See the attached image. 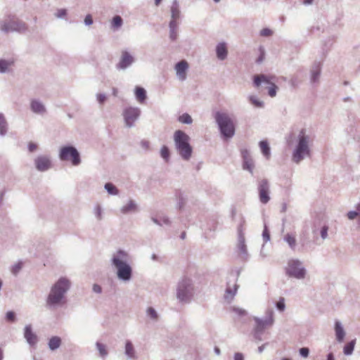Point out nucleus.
I'll return each instance as SVG.
<instances>
[{"instance_id":"obj_51","label":"nucleus","mask_w":360,"mask_h":360,"mask_svg":"<svg viewBox=\"0 0 360 360\" xmlns=\"http://www.w3.org/2000/svg\"><path fill=\"white\" fill-rule=\"evenodd\" d=\"M84 22L87 26L91 25L93 24V18H92L91 15H90V14L86 15L84 18Z\"/></svg>"},{"instance_id":"obj_57","label":"nucleus","mask_w":360,"mask_h":360,"mask_svg":"<svg viewBox=\"0 0 360 360\" xmlns=\"http://www.w3.org/2000/svg\"><path fill=\"white\" fill-rule=\"evenodd\" d=\"M185 204H186V201L184 199V198L180 197L179 199V202H178L179 209L181 210L184 207Z\"/></svg>"},{"instance_id":"obj_52","label":"nucleus","mask_w":360,"mask_h":360,"mask_svg":"<svg viewBox=\"0 0 360 360\" xmlns=\"http://www.w3.org/2000/svg\"><path fill=\"white\" fill-rule=\"evenodd\" d=\"M97 101L100 104H103L106 100V96L104 94H98L96 95Z\"/></svg>"},{"instance_id":"obj_44","label":"nucleus","mask_w":360,"mask_h":360,"mask_svg":"<svg viewBox=\"0 0 360 360\" xmlns=\"http://www.w3.org/2000/svg\"><path fill=\"white\" fill-rule=\"evenodd\" d=\"M262 238L265 243L270 240V233L266 224L262 232Z\"/></svg>"},{"instance_id":"obj_50","label":"nucleus","mask_w":360,"mask_h":360,"mask_svg":"<svg viewBox=\"0 0 360 360\" xmlns=\"http://www.w3.org/2000/svg\"><path fill=\"white\" fill-rule=\"evenodd\" d=\"M359 215V212L356 211H349L347 212V216L349 219L353 220Z\"/></svg>"},{"instance_id":"obj_25","label":"nucleus","mask_w":360,"mask_h":360,"mask_svg":"<svg viewBox=\"0 0 360 360\" xmlns=\"http://www.w3.org/2000/svg\"><path fill=\"white\" fill-rule=\"evenodd\" d=\"M170 13H171V20H174L177 22V20L181 17V11L179 4L177 0H174L172 1V6L170 7Z\"/></svg>"},{"instance_id":"obj_6","label":"nucleus","mask_w":360,"mask_h":360,"mask_svg":"<svg viewBox=\"0 0 360 360\" xmlns=\"http://www.w3.org/2000/svg\"><path fill=\"white\" fill-rule=\"evenodd\" d=\"M193 281L188 277L181 278L176 285V297L181 303H189L194 295Z\"/></svg>"},{"instance_id":"obj_21","label":"nucleus","mask_w":360,"mask_h":360,"mask_svg":"<svg viewBox=\"0 0 360 360\" xmlns=\"http://www.w3.org/2000/svg\"><path fill=\"white\" fill-rule=\"evenodd\" d=\"M321 72V64L320 62H314L311 69V82L316 83L319 81Z\"/></svg>"},{"instance_id":"obj_9","label":"nucleus","mask_w":360,"mask_h":360,"mask_svg":"<svg viewBox=\"0 0 360 360\" xmlns=\"http://www.w3.org/2000/svg\"><path fill=\"white\" fill-rule=\"evenodd\" d=\"M254 337L256 340L261 341L263 331L271 326L274 322L273 316H255Z\"/></svg>"},{"instance_id":"obj_13","label":"nucleus","mask_w":360,"mask_h":360,"mask_svg":"<svg viewBox=\"0 0 360 360\" xmlns=\"http://www.w3.org/2000/svg\"><path fill=\"white\" fill-rule=\"evenodd\" d=\"M141 115V110L137 107L126 108L122 113L127 127H131Z\"/></svg>"},{"instance_id":"obj_37","label":"nucleus","mask_w":360,"mask_h":360,"mask_svg":"<svg viewBox=\"0 0 360 360\" xmlns=\"http://www.w3.org/2000/svg\"><path fill=\"white\" fill-rule=\"evenodd\" d=\"M123 20L120 15H115L112 20V27L115 30H118L122 25Z\"/></svg>"},{"instance_id":"obj_23","label":"nucleus","mask_w":360,"mask_h":360,"mask_svg":"<svg viewBox=\"0 0 360 360\" xmlns=\"http://www.w3.org/2000/svg\"><path fill=\"white\" fill-rule=\"evenodd\" d=\"M217 57L220 60H224L227 58L228 50L225 42H220L216 46Z\"/></svg>"},{"instance_id":"obj_59","label":"nucleus","mask_w":360,"mask_h":360,"mask_svg":"<svg viewBox=\"0 0 360 360\" xmlns=\"http://www.w3.org/2000/svg\"><path fill=\"white\" fill-rule=\"evenodd\" d=\"M147 315H157L155 309L153 307H148L147 309Z\"/></svg>"},{"instance_id":"obj_17","label":"nucleus","mask_w":360,"mask_h":360,"mask_svg":"<svg viewBox=\"0 0 360 360\" xmlns=\"http://www.w3.org/2000/svg\"><path fill=\"white\" fill-rule=\"evenodd\" d=\"M36 169L39 172H45L51 167V161L48 155H39L34 160Z\"/></svg>"},{"instance_id":"obj_55","label":"nucleus","mask_w":360,"mask_h":360,"mask_svg":"<svg viewBox=\"0 0 360 360\" xmlns=\"http://www.w3.org/2000/svg\"><path fill=\"white\" fill-rule=\"evenodd\" d=\"M233 360H245L244 356L240 352H236L234 354Z\"/></svg>"},{"instance_id":"obj_49","label":"nucleus","mask_w":360,"mask_h":360,"mask_svg":"<svg viewBox=\"0 0 360 360\" xmlns=\"http://www.w3.org/2000/svg\"><path fill=\"white\" fill-rule=\"evenodd\" d=\"M67 15V11L64 8L58 9L56 13V16L58 18H63Z\"/></svg>"},{"instance_id":"obj_35","label":"nucleus","mask_w":360,"mask_h":360,"mask_svg":"<svg viewBox=\"0 0 360 360\" xmlns=\"http://www.w3.org/2000/svg\"><path fill=\"white\" fill-rule=\"evenodd\" d=\"M96 347L99 352L100 356L103 359H105L108 354L106 346L100 342H96Z\"/></svg>"},{"instance_id":"obj_61","label":"nucleus","mask_w":360,"mask_h":360,"mask_svg":"<svg viewBox=\"0 0 360 360\" xmlns=\"http://www.w3.org/2000/svg\"><path fill=\"white\" fill-rule=\"evenodd\" d=\"M151 220L153 221V223H155L157 225H159V226H162V224L161 223L160 220L158 219L157 218H155L154 217H151Z\"/></svg>"},{"instance_id":"obj_64","label":"nucleus","mask_w":360,"mask_h":360,"mask_svg":"<svg viewBox=\"0 0 360 360\" xmlns=\"http://www.w3.org/2000/svg\"><path fill=\"white\" fill-rule=\"evenodd\" d=\"M266 345H267V344L266 343V344H264V345H262L259 346V347H258V352H259V353H262V352L264 351V348H265V347H266Z\"/></svg>"},{"instance_id":"obj_31","label":"nucleus","mask_w":360,"mask_h":360,"mask_svg":"<svg viewBox=\"0 0 360 360\" xmlns=\"http://www.w3.org/2000/svg\"><path fill=\"white\" fill-rule=\"evenodd\" d=\"M283 240L286 242L291 250H295L296 247V238L295 236L290 233H287L284 236Z\"/></svg>"},{"instance_id":"obj_47","label":"nucleus","mask_w":360,"mask_h":360,"mask_svg":"<svg viewBox=\"0 0 360 360\" xmlns=\"http://www.w3.org/2000/svg\"><path fill=\"white\" fill-rule=\"evenodd\" d=\"M22 269V263L21 262H19L18 264H15L13 267H12V273L14 274V275H16L19 271L20 270Z\"/></svg>"},{"instance_id":"obj_1","label":"nucleus","mask_w":360,"mask_h":360,"mask_svg":"<svg viewBox=\"0 0 360 360\" xmlns=\"http://www.w3.org/2000/svg\"><path fill=\"white\" fill-rule=\"evenodd\" d=\"M289 146L294 143L291 160L298 165L311 155L310 136L307 134L306 129H302L297 136L291 134L287 140Z\"/></svg>"},{"instance_id":"obj_39","label":"nucleus","mask_w":360,"mask_h":360,"mask_svg":"<svg viewBox=\"0 0 360 360\" xmlns=\"http://www.w3.org/2000/svg\"><path fill=\"white\" fill-rule=\"evenodd\" d=\"M249 101L252 105L257 108H262L264 106V103L259 101L255 96H250Z\"/></svg>"},{"instance_id":"obj_30","label":"nucleus","mask_w":360,"mask_h":360,"mask_svg":"<svg viewBox=\"0 0 360 360\" xmlns=\"http://www.w3.org/2000/svg\"><path fill=\"white\" fill-rule=\"evenodd\" d=\"M49 348L54 351L60 347L61 345V339L58 336L52 337L49 341Z\"/></svg>"},{"instance_id":"obj_29","label":"nucleus","mask_w":360,"mask_h":360,"mask_svg":"<svg viewBox=\"0 0 360 360\" xmlns=\"http://www.w3.org/2000/svg\"><path fill=\"white\" fill-rule=\"evenodd\" d=\"M8 124L4 115L0 112V136H4L7 134Z\"/></svg>"},{"instance_id":"obj_54","label":"nucleus","mask_w":360,"mask_h":360,"mask_svg":"<svg viewBox=\"0 0 360 360\" xmlns=\"http://www.w3.org/2000/svg\"><path fill=\"white\" fill-rule=\"evenodd\" d=\"M37 148V145L34 143L30 142L28 144V150L30 152H34Z\"/></svg>"},{"instance_id":"obj_12","label":"nucleus","mask_w":360,"mask_h":360,"mask_svg":"<svg viewBox=\"0 0 360 360\" xmlns=\"http://www.w3.org/2000/svg\"><path fill=\"white\" fill-rule=\"evenodd\" d=\"M253 83L255 86L259 87L262 84H269L270 86L268 88V94L271 97H274L276 95L278 86L270 82L268 77L265 75H257L254 76Z\"/></svg>"},{"instance_id":"obj_41","label":"nucleus","mask_w":360,"mask_h":360,"mask_svg":"<svg viewBox=\"0 0 360 360\" xmlns=\"http://www.w3.org/2000/svg\"><path fill=\"white\" fill-rule=\"evenodd\" d=\"M276 307L280 312H283L285 309V300L283 297H281L280 300L276 302Z\"/></svg>"},{"instance_id":"obj_45","label":"nucleus","mask_w":360,"mask_h":360,"mask_svg":"<svg viewBox=\"0 0 360 360\" xmlns=\"http://www.w3.org/2000/svg\"><path fill=\"white\" fill-rule=\"evenodd\" d=\"M299 353L301 356L307 358L309 354V349L307 347H302L299 349Z\"/></svg>"},{"instance_id":"obj_32","label":"nucleus","mask_w":360,"mask_h":360,"mask_svg":"<svg viewBox=\"0 0 360 360\" xmlns=\"http://www.w3.org/2000/svg\"><path fill=\"white\" fill-rule=\"evenodd\" d=\"M259 144L262 154L269 159L271 155L269 143L266 141H261Z\"/></svg>"},{"instance_id":"obj_4","label":"nucleus","mask_w":360,"mask_h":360,"mask_svg":"<svg viewBox=\"0 0 360 360\" xmlns=\"http://www.w3.org/2000/svg\"><path fill=\"white\" fill-rule=\"evenodd\" d=\"M214 118L222 137L229 139L234 136L236 131L235 124L229 113L217 111L214 113Z\"/></svg>"},{"instance_id":"obj_33","label":"nucleus","mask_w":360,"mask_h":360,"mask_svg":"<svg viewBox=\"0 0 360 360\" xmlns=\"http://www.w3.org/2000/svg\"><path fill=\"white\" fill-rule=\"evenodd\" d=\"M356 344V339H354L346 344L343 348L344 354L349 356L352 354Z\"/></svg>"},{"instance_id":"obj_16","label":"nucleus","mask_w":360,"mask_h":360,"mask_svg":"<svg viewBox=\"0 0 360 360\" xmlns=\"http://www.w3.org/2000/svg\"><path fill=\"white\" fill-rule=\"evenodd\" d=\"M240 154L243 159V169L248 171L251 174H253L255 162L249 150L247 148H242L240 150Z\"/></svg>"},{"instance_id":"obj_60","label":"nucleus","mask_w":360,"mask_h":360,"mask_svg":"<svg viewBox=\"0 0 360 360\" xmlns=\"http://www.w3.org/2000/svg\"><path fill=\"white\" fill-rule=\"evenodd\" d=\"M141 146L142 148L148 149L149 148V142L143 140L141 142Z\"/></svg>"},{"instance_id":"obj_48","label":"nucleus","mask_w":360,"mask_h":360,"mask_svg":"<svg viewBox=\"0 0 360 360\" xmlns=\"http://www.w3.org/2000/svg\"><path fill=\"white\" fill-rule=\"evenodd\" d=\"M273 32L269 28H264L260 31V35L262 37H269L272 35Z\"/></svg>"},{"instance_id":"obj_38","label":"nucleus","mask_w":360,"mask_h":360,"mask_svg":"<svg viewBox=\"0 0 360 360\" xmlns=\"http://www.w3.org/2000/svg\"><path fill=\"white\" fill-rule=\"evenodd\" d=\"M179 121L181 123L190 124L193 122V119L188 113H184L179 117Z\"/></svg>"},{"instance_id":"obj_58","label":"nucleus","mask_w":360,"mask_h":360,"mask_svg":"<svg viewBox=\"0 0 360 360\" xmlns=\"http://www.w3.org/2000/svg\"><path fill=\"white\" fill-rule=\"evenodd\" d=\"M160 221H162L164 224H166V225L170 224V220L166 216H163L162 217H161Z\"/></svg>"},{"instance_id":"obj_46","label":"nucleus","mask_w":360,"mask_h":360,"mask_svg":"<svg viewBox=\"0 0 360 360\" xmlns=\"http://www.w3.org/2000/svg\"><path fill=\"white\" fill-rule=\"evenodd\" d=\"M236 288H237L236 285H235L234 290H232L230 287L227 288L226 290V298H228L229 295H230L231 298H232L236 293Z\"/></svg>"},{"instance_id":"obj_3","label":"nucleus","mask_w":360,"mask_h":360,"mask_svg":"<svg viewBox=\"0 0 360 360\" xmlns=\"http://www.w3.org/2000/svg\"><path fill=\"white\" fill-rule=\"evenodd\" d=\"M71 283L67 278H60L51 287L46 300V305L51 309L62 306L65 302V294L70 290Z\"/></svg>"},{"instance_id":"obj_24","label":"nucleus","mask_w":360,"mask_h":360,"mask_svg":"<svg viewBox=\"0 0 360 360\" xmlns=\"http://www.w3.org/2000/svg\"><path fill=\"white\" fill-rule=\"evenodd\" d=\"M138 211V205L133 200H129L128 202L120 208V212L123 214L134 213Z\"/></svg>"},{"instance_id":"obj_11","label":"nucleus","mask_w":360,"mask_h":360,"mask_svg":"<svg viewBox=\"0 0 360 360\" xmlns=\"http://www.w3.org/2000/svg\"><path fill=\"white\" fill-rule=\"evenodd\" d=\"M245 222L242 218L239 226L238 227V252L239 255L243 259H247L248 257V252L247 246L245 245V239L243 233V225Z\"/></svg>"},{"instance_id":"obj_53","label":"nucleus","mask_w":360,"mask_h":360,"mask_svg":"<svg viewBox=\"0 0 360 360\" xmlns=\"http://www.w3.org/2000/svg\"><path fill=\"white\" fill-rule=\"evenodd\" d=\"M235 313L238 315H245L247 314L246 311L242 308L236 307L233 309Z\"/></svg>"},{"instance_id":"obj_43","label":"nucleus","mask_w":360,"mask_h":360,"mask_svg":"<svg viewBox=\"0 0 360 360\" xmlns=\"http://www.w3.org/2000/svg\"><path fill=\"white\" fill-rule=\"evenodd\" d=\"M94 214L98 220L100 221L102 219V208L99 205L95 207Z\"/></svg>"},{"instance_id":"obj_34","label":"nucleus","mask_w":360,"mask_h":360,"mask_svg":"<svg viewBox=\"0 0 360 360\" xmlns=\"http://www.w3.org/2000/svg\"><path fill=\"white\" fill-rule=\"evenodd\" d=\"M13 64V60H6L0 59V73H6L8 70V68Z\"/></svg>"},{"instance_id":"obj_5","label":"nucleus","mask_w":360,"mask_h":360,"mask_svg":"<svg viewBox=\"0 0 360 360\" xmlns=\"http://www.w3.org/2000/svg\"><path fill=\"white\" fill-rule=\"evenodd\" d=\"M190 137L184 131L176 130L174 134V141L179 155L184 160H190L193 148L189 143Z\"/></svg>"},{"instance_id":"obj_28","label":"nucleus","mask_w":360,"mask_h":360,"mask_svg":"<svg viewBox=\"0 0 360 360\" xmlns=\"http://www.w3.org/2000/svg\"><path fill=\"white\" fill-rule=\"evenodd\" d=\"M135 96L140 103H143L147 98L146 91L143 87L136 86L135 88Z\"/></svg>"},{"instance_id":"obj_42","label":"nucleus","mask_w":360,"mask_h":360,"mask_svg":"<svg viewBox=\"0 0 360 360\" xmlns=\"http://www.w3.org/2000/svg\"><path fill=\"white\" fill-rule=\"evenodd\" d=\"M328 229L329 228L327 225H324L321 227L320 234L323 240H326L328 238Z\"/></svg>"},{"instance_id":"obj_22","label":"nucleus","mask_w":360,"mask_h":360,"mask_svg":"<svg viewBox=\"0 0 360 360\" xmlns=\"http://www.w3.org/2000/svg\"><path fill=\"white\" fill-rule=\"evenodd\" d=\"M24 336L30 345L34 346L37 344V337L35 333L32 332L31 325H27L25 326Z\"/></svg>"},{"instance_id":"obj_26","label":"nucleus","mask_w":360,"mask_h":360,"mask_svg":"<svg viewBox=\"0 0 360 360\" xmlns=\"http://www.w3.org/2000/svg\"><path fill=\"white\" fill-rule=\"evenodd\" d=\"M169 38L172 41H175L178 37V22L174 20H170L169 23Z\"/></svg>"},{"instance_id":"obj_2","label":"nucleus","mask_w":360,"mask_h":360,"mask_svg":"<svg viewBox=\"0 0 360 360\" xmlns=\"http://www.w3.org/2000/svg\"><path fill=\"white\" fill-rule=\"evenodd\" d=\"M111 265L116 271L117 278L124 283L129 282L132 278L133 270L129 262V254L122 250L113 253L110 259Z\"/></svg>"},{"instance_id":"obj_14","label":"nucleus","mask_w":360,"mask_h":360,"mask_svg":"<svg viewBox=\"0 0 360 360\" xmlns=\"http://www.w3.org/2000/svg\"><path fill=\"white\" fill-rule=\"evenodd\" d=\"M257 189L260 202L266 204L270 200V184L268 180L263 179L259 181Z\"/></svg>"},{"instance_id":"obj_63","label":"nucleus","mask_w":360,"mask_h":360,"mask_svg":"<svg viewBox=\"0 0 360 360\" xmlns=\"http://www.w3.org/2000/svg\"><path fill=\"white\" fill-rule=\"evenodd\" d=\"M326 360H335L334 355L332 352L328 354Z\"/></svg>"},{"instance_id":"obj_18","label":"nucleus","mask_w":360,"mask_h":360,"mask_svg":"<svg viewBox=\"0 0 360 360\" xmlns=\"http://www.w3.org/2000/svg\"><path fill=\"white\" fill-rule=\"evenodd\" d=\"M30 110L31 111L37 115L44 116L46 114L47 110L45 105L39 99H32L30 101Z\"/></svg>"},{"instance_id":"obj_10","label":"nucleus","mask_w":360,"mask_h":360,"mask_svg":"<svg viewBox=\"0 0 360 360\" xmlns=\"http://www.w3.org/2000/svg\"><path fill=\"white\" fill-rule=\"evenodd\" d=\"M286 274L297 279H303L306 275V270L299 259H290L285 268Z\"/></svg>"},{"instance_id":"obj_15","label":"nucleus","mask_w":360,"mask_h":360,"mask_svg":"<svg viewBox=\"0 0 360 360\" xmlns=\"http://www.w3.org/2000/svg\"><path fill=\"white\" fill-rule=\"evenodd\" d=\"M134 62V57L127 51L123 50L121 53L119 63L116 65V68L124 70L129 68Z\"/></svg>"},{"instance_id":"obj_20","label":"nucleus","mask_w":360,"mask_h":360,"mask_svg":"<svg viewBox=\"0 0 360 360\" xmlns=\"http://www.w3.org/2000/svg\"><path fill=\"white\" fill-rule=\"evenodd\" d=\"M334 330L337 342L338 343L343 342L346 333L342 323L339 320L335 321Z\"/></svg>"},{"instance_id":"obj_62","label":"nucleus","mask_w":360,"mask_h":360,"mask_svg":"<svg viewBox=\"0 0 360 360\" xmlns=\"http://www.w3.org/2000/svg\"><path fill=\"white\" fill-rule=\"evenodd\" d=\"M290 82L291 85L294 87H295L297 85V79L295 78H292Z\"/></svg>"},{"instance_id":"obj_27","label":"nucleus","mask_w":360,"mask_h":360,"mask_svg":"<svg viewBox=\"0 0 360 360\" xmlns=\"http://www.w3.org/2000/svg\"><path fill=\"white\" fill-rule=\"evenodd\" d=\"M124 354L128 359H135L136 352L133 344L130 340H127L125 343Z\"/></svg>"},{"instance_id":"obj_8","label":"nucleus","mask_w":360,"mask_h":360,"mask_svg":"<svg viewBox=\"0 0 360 360\" xmlns=\"http://www.w3.org/2000/svg\"><path fill=\"white\" fill-rule=\"evenodd\" d=\"M58 156L61 161H70L74 166H77L81 163L80 154L77 149L72 146H63L60 149Z\"/></svg>"},{"instance_id":"obj_40","label":"nucleus","mask_w":360,"mask_h":360,"mask_svg":"<svg viewBox=\"0 0 360 360\" xmlns=\"http://www.w3.org/2000/svg\"><path fill=\"white\" fill-rule=\"evenodd\" d=\"M160 155H161V157L163 159H165L166 161L168 160V159L169 158V148L166 146H164L162 147L161 150H160Z\"/></svg>"},{"instance_id":"obj_19","label":"nucleus","mask_w":360,"mask_h":360,"mask_svg":"<svg viewBox=\"0 0 360 360\" xmlns=\"http://www.w3.org/2000/svg\"><path fill=\"white\" fill-rule=\"evenodd\" d=\"M188 69V64L186 60H181L175 65L176 77L180 81H184L186 79V72Z\"/></svg>"},{"instance_id":"obj_36","label":"nucleus","mask_w":360,"mask_h":360,"mask_svg":"<svg viewBox=\"0 0 360 360\" xmlns=\"http://www.w3.org/2000/svg\"><path fill=\"white\" fill-rule=\"evenodd\" d=\"M104 188L110 195H116L119 193V190L112 183H106L104 186Z\"/></svg>"},{"instance_id":"obj_56","label":"nucleus","mask_w":360,"mask_h":360,"mask_svg":"<svg viewBox=\"0 0 360 360\" xmlns=\"http://www.w3.org/2000/svg\"><path fill=\"white\" fill-rule=\"evenodd\" d=\"M93 291L96 293H101L102 292V288L98 284H94Z\"/></svg>"},{"instance_id":"obj_7","label":"nucleus","mask_w":360,"mask_h":360,"mask_svg":"<svg viewBox=\"0 0 360 360\" xmlns=\"http://www.w3.org/2000/svg\"><path fill=\"white\" fill-rule=\"evenodd\" d=\"M27 30L26 24L14 17L7 16L0 20L1 32L8 34L10 32L25 33Z\"/></svg>"}]
</instances>
